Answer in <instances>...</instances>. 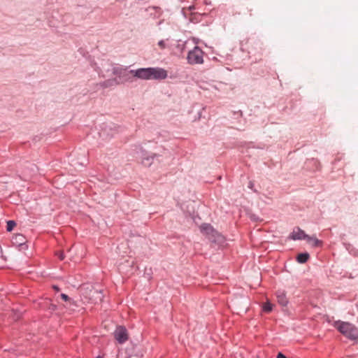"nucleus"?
<instances>
[{"label":"nucleus","mask_w":358,"mask_h":358,"mask_svg":"<svg viewBox=\"0 0 358 358\" xmlns=\"http://www.w3.org/2000/svg\"><path fill=\"white\" fill-rule=\"evenodd\" d=\"M335 327L345 336L350 339L358 338V329L353 324L345 322H336Z\"/></svg>","instance_id":"f257e3e1"},{"label":"nucleus","mask_w":358,"mask_h":358,"mask_svg":"<svg viewBox=\"0 0 358 358\" xmlns=\"http://www.w3.org/2000/svg\"><path fill=\"white\" fill-rule=\"evenodd\" d=\"M112 73L116 76L118 81H120V84L136 81V76H134V69L127 71V69L122 67H113L112 69Z\"/></svg>","instance_id":"f03ea898"},{"label":"nucleus","mask_w":358,"mask_h":358,"mask_svg":"<svg viewBox=\"0 0 358 358\" xmlns=\"http://www.w3.org/2000/svg\"><path fill=\"white\" fill-rule=\"evenodd\" d=\"M134 73L136 81L138 80H147L157 78V69L155 68H139L134 69Z\"/></svg>","instance_id":"7ed1b4c3"},{"label":"nucleus","mask_w":358,"mask_h":358,"mask_svg":"<svg viewBox=\"0 0 358 358\" xmlns=\"http://www.w3.org/2000/svg\"><path fill=\"white\" fill-rule=\"evenodd\" d=\"M187 61L190 64H201L203 62V52L199 47L190 50L187 55Z\"/></svg>","instance_id":"20e7f679"},{"label":"nucleus","mask_w":358,"mask_h":358,"mask_svg":"<svg viewBox=\"0 0 358 358\" xmlns=\"http://www.w3.org/2000/svg\"><path fill=\"white\" fill-rule=\"evenodd\" d=\"M115 340L120 343L123 344L129 339L127 330L123 326L117 327L113 333Z\"/></svg>","instance_id":"39448f33"},{"label":"nucleus","mask_w":358,"mask_h":358,"mask_svg":"<svg viewBox=\"0 0 358 358\" xmlns=\"http://www.w3.org/2000/svg\"><path fill=\"white\" fill-rule=\"evenodd\" d=\"M200 229L203 234L208 236V238L213 239L214 241L219 240V238L216 239V238H219L220 235L210 224H203L200 227Z\"/></svg>","instance_id":"423d86ee"},{"label":"nucleus","mask_w":358,"mask_h":358,"mask_svg":"<svg viewBox=\"0 0 358 358\" xmlns=\"http://www.w3.org/2000/svg\"><path fill=\"white\" fill-rule=\"evenodd\" d=\"M26 238L22 234H15L12 239V243L14 245L19 247L20 250H24L27 249L26 245Z\"/></svg>","instance_id":"0eeeda50"},{"label":"nucleus","mask_w":358,"mask_h":358,"mask_svg":"<svg viewBox=\"0 0 358 358\" xmlns=\"http://www.w3.org/2000/svg\"><path fill=\"white\" fill-rule=\"evenodd\" d=\"M276 297L280 305L284 307L287 306L288 299L287 298L286 293L284 291H278L276 292Z\"/></svg>","instance_id":"6e6552de"},{"label":"nucleus","mask_w":358,"mask_h":358,"mask_svg":"<svg viewBox=\"0 0 358 358\" xmlns=\"http://www.w3.org/2000/svg\"><path fill=\"white\" fill-rule=\"evenodd\" d=\"M291 237L294 240H302L306 238V234L303 230L298 229L297 231H294L292 233Z\"/></svg>","instance_id":"1a4fd4ad"},{"label":"nucleus","mask_w":358,"mask_h":358,"mask_svg":"<svg viewBox=\"0 0 358 358\" xmlns=\"http://www.w3.org/2000/svg\"><path fill=\"white\" fill-rule=\"evenodd\" d=\"M120 84V81H118L117 78L113 79H108L101 83V87L103 88L112 87L114 85H117Z\"/></svg>","instance_id":"9d476101"},{"label":"nucleus","mask_w":358,"mask_h":358,"mask_svg":"<svg viewBox=\"0 0 358 358\" xmlns=\"http://www.w3.org/2000/svg\"><path fill=\"white\" fill-rule=\"evenodd\" d=\"M305 239L306 240L307 243L311 245L312 246H320L321 245L322 243L321 241H319L315 236H309L306 235V238Z\"/></svg>","instance_id":"9b49d317"},{"label":"nucleus","mask_w":358,"mask_h":358,"mask_svg":"<svg viewBox=\"0 0 358 358\" xmlns=\"http://www.w3.org/2000/svg\"><path fill=\"white\" fill-rule=\"evenodd\" d=\"M309 258V255L308 253H301L297 256V261L299 263L303 264L307 262Z\"/></svg>","instance_id":"f8f14e48"},{"label":"nucleus","mask_w":358,"mask_h":358,"mask_svg":"<svg viewBox=\"0 0 358 358\" xmlns=\"http://www.w3.org/2000/svg\"><path fill=\"white\" fill-rule=\"evenodd\" d=\"M167 77V72L164 69H158V79H164Z\"/></svg>","instance_id":"ddd939ff"},{"label":"nucleus","mask_w":358,"mask_h":358,"mask_svg":"<svg viewBox=\"0 0 358 358\" xmlns=\"http://www.w3.org/2000/svg\"><path fill=\"white\" fill-rule=\"evenodd\" d=\"M273 305L269 302L267 301L263 305V310L264 312L269 313L272 310Z\"/></svg>","instance_id":"4468645a"},{"label":"nucleus","mask_w":358,"mask_h":358,"mask_svg":"<svg viewBox=\"0 0 358 358\" xmlns=\"http://www.w3.org/2000/svg\"><path fill=\"white\" fill-rule=\"evenodd\" d=\"M16 223L13 220H9L7 222V231H10L13 229V228L15 227Z\"/></svg>","instance_id":"2eb2a0df"},{"label":"nucleus","mask_w":358,"mask_h":358,"mask_svg":"<svg viewBox=\"0 0 358 358\" xmlns=\"http://www.w3.org/2000/svg\"><path fill=\"white\" fill-rule=\"evenodd\" d=\"M154 161V158L153 157H151V158H146V159H144L142 162V163L145 165V166H150Z\"/></svg>","instance_id":"dca6fc26"},{"label":"nucleus","mask_w":358,"mask_h":358,"mask_svg":"<svg viewBox=\"0 0 358 358\" xmlns=\"http://www.w3.org/2000/svg\"><path fill=\"white\" fill-rule=\"evenodd\" d=\"M158 45L162 48L164 49L169 47L167 41H161L158 43Z\"/></svg>","instance_id":"f3484780"},{"label":"nucleus","mask_w":358,"mask_h":358,"mask_svg":"<svg viewBox=\"0 0 358 358\" xmlns=\"http://www.w3.org/2000/svg\"><path fill=\"white\" fill-rule=\"evenodd\" d=\"M94 294L96 295V298L99 299L100 301H102L103 294L101 291L95 290L94 291Z\"/></svg>","instance_id":"a211bd4d"},{"label":"nucleus","mask_w":358,"mask_h":358,"mask_svg":"<svg viewBox=\"0 0 358 358\" xmlns=\"http://www.w3.org/2000/svg\"><path fill=\"white\" fill-rule=\"evenodd\" d=\"M61 297L65 301H71V299L66 294H61Z\"/></svg>","instance_id":"6ab92c4d"},{"label":"nucleus","mask_w":358,"mask_h":358,"mask_svg":"<svg viewBox=\"0 0 358 358\" xmlns=\"http://www.w3.org/2000/svg\"><path fill=\"white\" fill-rule=\"evenodd\" d=\"M59 258L61 259V260H63L64 259V253L62 252H59L58 254H57Z\"/></svg>","instance_id":"aec40b11"},{"label":"nucleus","mask_w":358,"mask_h":358,"mask_svg":"<svg viewBox=\"0 0 358 358\" xmlns=\"http://www.w3.org/2000/svg\"><path fill=\"white\" fill-rule=\"evenodd\" d=\"M277 358H287V357L283 354L280 352V353L278 354Z\"/></svg>","instance_id":"412c9836"},{"label":"nucleus","mask_w":358,"mask_h":358,"mask_svg":"<svg viewBox=\"0 0 358 358\" xmlns=\"http://www.w3.org/2000/svg\"><path fill=\"white\" fill-rule=\"evenodd\" d=\"M50 309H52V310H55L56 309V306L55 305H52L51 307H50Z\"/></svg>","instance_id":"4be33fe9"},{"label":"nucleus","mask_w":358,"mask_h":358,"mask_svg":"<svg viewBox=\"0 0 358 358\" xmlns=\"http://www.w3.org/2000/svg\"><path fill=\"white\" fill-rule=\"evenodd\" d=\"M53 288H54L56 291H59V287H57V286H55V285H54V286H53Z\"/></svg>","instance_id":"5701e85b"},{"label":"nucleus","mask_w":358,"mask_h":358,"mask_svg":"<svg viewBox=\"0 0 358 358\" xmlns=\"http://www.w3.org/2000/svg\"><path fill=\"white\" fill-rule=\"evenodd\" d=\"M192 8H193V7L189 6V10H192Z\"/></svg>","instance_id":"b1692460"},{"label":"nucleus","mask_w":358,"mask_h":358,"mask_svg":"<svg viewBox=\"0 0 358 358\" xmlns=\"http://www.w3.org/2000/svg\"><path fill=\"white\" fill-rule=\"evenodd\" d=\"M96 358H101V357H96Z\"/></svg>","instance_id":"393cba45"}]
</instances>
